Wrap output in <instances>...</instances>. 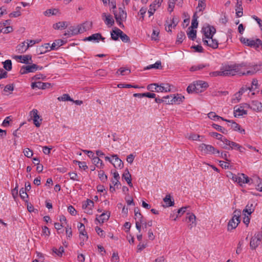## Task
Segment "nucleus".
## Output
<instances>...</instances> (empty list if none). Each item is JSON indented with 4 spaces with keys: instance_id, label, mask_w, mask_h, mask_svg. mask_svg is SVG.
<instances>
[{
    "instance_id": "nucleus-22",
    "label": "nucleus",
    "mask_w": 262,
    "mask_h": 262,
    "mask_svg": "<svg viewBox=\"0 0 262 262\" xmlns=\"http://www.w3.org/2000/svg\"><path fill=\"white\" fill-rule=\"evenodd\" d=\"M122 33V31L117 27H114L111 32V38L114 40H117Z\"/></svg>"
},
{
    "instance_id": "nucleus-19",
    "label": "nucleus",
    "mask_w": 262,
    "mask_h": 262,
    "mask_svg": "<svg viewBox=\"0 0 262 262\" xmlns=\"http://www.w3.org/2000/svg\"><path fill=\"white\" fill-rule=\"evenodd\" d=\"M225 121L230 123L231 127L233 130L235 131H238L242 134H244L245 133V129L241 128L240 125L233 120H227L225 119Z\"/></svg>"
},
{
    "instance_id": "nucleus-16",
    "label": "nucleus",
    "mask_w": 262,
    "mask_h": 262,
    "mask_svg": "<svg viewBox=\"0 0 262 262\" xmlns=\"http://www.w3.org/2000/svg\"><path fill=\"white\" fill-rule=\"evenodd\" d=\"M102 19L107 26H112L114 24V20L110 14L103 13L102 15Z\"/></svg>"
},
{
    "instance_id": "nucleus-25",
    "label": "nucleus",
    "mask_w": 262,
    "mask_h": 262,
    "mask_svg": "<svg viewBox=\"0 0 262 262\" xmlns=\"http://www.w3.org/2000/svg\"><path fill=\"white\" fill-rule=\"evenodd\" d=\"M236 14L237 17H241L243 15L242 0H237L236 3Z\"/></svg>"
},
{
    "instance_id": "nucleus-39",
    "label": "nucleus",
    "mask_w": 262,
    "mask_h": 262,
    "mask_svg": "<svg viewBox=\"0 0 262 262\" xmlns=\"http://www.w3.org/2000/svg\"><path fill=\"white\" fill-rule=\"evenodd\" d=\"M208 117L210 119H211L212 120H215L216 119H217V120L221 119L223 121L225 120V119L216 115V114L214 112H211L208 114Z\"/></svg>"
},
{
    "instance_id": "nucleus-41",
    "label": "nucleus",
    "mask_w": 262,
    "mask_h": 262,
    "mask_svg": "<svg viewBox=\"0 0 262 262\" xmlns=\"http://www.w3.org/2000/svg\"><path fill=\"white\" fill-rule=\"evenodd\" d=\"M120 73L121 75H128L130 73V70L127 68H120L118 69L117 72H116L117 74Z\"/></svg>"
},
{
    "instance_id": "nucleus-60",
    "label": "nucleus",
    "mask_w": 262,
    "mask_h": 262,
    "mask_svg": "<svg viewBox=\"0 0 262 262\" xmlns=\"http://www.w3.org/2000/svg\"><path fill=\"white\" fill-rule=\"evenodd\" d=\"M198 26V22L197 20V17L196 16V14H194L192 19L191 27L192 28H196Z\"/></svg>"
},
{
    "instance_id": "nucleus-40",
    "label": "nucleus",
    "mask_w": 262,
    "mask_h": 262,
    "mask_svg": "<svg viewBox=\"0 0 262 262\" xmlns=\"http://www.w3.org/2000/svg\"><path fill=\"white\" fill-rule=\"evenodd\" d=\"M185 38L186 36L185 33L184 32L181 31L177 35L176 43L178 44L181 43Z\"/></svg>"
},
{
    "instance_id": "nucleus-43",
    "label": "nucleus",
    "mask_w": 262,
    "mask_h": 262,
    "mask_svg": "<svg viewBox=\"0 0 262 262\" xmlns=\"http://www.w3.org/2000/svg\"><path fill=\"white\" fill-rule=\"evenodd\" d=\"M189 139L193 140V141H203V138H204V137L202 136H200L197 134H191L189 136Z\"/></svg>"
},
{
    "instance_id": "nucleus-56",
    "label": "nucleus",
    "mask_w": 262,
    "mask_h": 262,
    "mask_svg": "<svg viewBox=\"0 0 262 262\" xmlns=\"http://www.w3.org/2000/svg\"><path fill=\"white\" fill-rule=\"evenodd\" d=\"M52 251L58 256H61L64 252V249L63 247L60 246L58 249L55 248H53Z\"/></svg>"
},
{
    "instance_id": "nucleus-17",
    "label": "nucleus",
    "mask_w": 262,
    "mask_h": 262,
    "mask_svg": "<svg viewBox=\"0 0 262 262\" xmlns=\"http://www.w3.org/2000/svg\"><path fill=\"white\" fill-rule=\"evenodd\" d=\"M247 114V111L245 110L243 106H236L234 108V116L239 117Z\"/></svg>"
},
{
    "instance_id": "nucleus-27",
    "label": "nucleus",
    "mask_w": 262,
    "mask_h": 262,
    "mask_svg": "<svg viewBox=\"0 0 262 262\" xmlns=\"http://www.w3.org/2000/svg\"><path fill=\"white\" fill-rule=\"evenodd\" d=\"M110 216V213H103L98 217H96V220L99 222V223L102 224L104 222L107 221Z\"/></svg>"
},
{
    "instance_id": "nucleus-61",
    "label": "nucleus",
    "mask_w": 262,
    "mask_h": 262,
    "mask_svg": "<svg viewBox=\"0 0 262 262\" xmlns=\"http://www.w3.org/2000/svg\"><path fill=\"white\" fill-rule=\"evenodd\" d=\"M23 152L25 156L28 158H31L33 155V151L29 149V148H25Z\"/></svg>"
},
{
    "instance_id": "nucleus-5",
    "label": "nucleus",
    "mask_w": 262,
    "mask_h": 262,
    "mask_svg": "<svg viewBox=\"0 0 262 262\" xmlns=\"http://www.w3.org/2000/svg\"><path fill=\"white\" fill-rule=\"evenodd\" d=\"M202 32L205 38L211 39V37H213V35L215 33L216 30L214 27L207 25L203 27Z\"/></svg>"
},
{
    "instance_id": "nucleus-28",
    "label": "nucleus",
    "mask_w": 262,
    "mask_h": 262,
    "mask_svg": "<svg viewBox=\"0 0 262 262\" xmlns=\"http://www.w3.org/2000/svg\"><path fill=\"white\" fill-rule=\"evenodd\" d=\"M220 142L221 143H219V145L221 147L227 150L230 148L229 145H230L231 141L227 138L224 137Z\"/></svg>"
},
{
    "instance_id": "nucleus-10",
    "label": "nucleus",
    "mask_w": 262,
    "mask_h": 262,
    "mask_svg": "<svg viewBox=\"0 0 262 262\" xmlns=\"http://www.w3.org/2000/svg\"><path fill=\"white\" fill-rule=\"evenodd\" d=\"M30 115L33 118V123L36 127H39L40 125V122L42 121V119H40L39 121L38 119L40 118V116L38 115V111L36 109L33 110L30 113Z\"/></svg>"
},
{
    "instance_id": "nucleus-21",
    "label": "nucleus",
    "mask_w": 262,
    "mask_h": 262,
    "mask_svg": "<svg viewBox=\"0 0 262 262\" xmlns=\"http://www.w3.org/2000/svg\"><path fill=\"white\" fill-rule=\"evenodd\" d=\"M249 107L251 109L256 112L262 111V103L257 100L252 101Z\"/></svg>"
},
{
    "instance_id": "nucleus-34",
    "label": "nucleus",
    "mask_w": 262,
    "mask_h": 262,
    "mask_svg": "<svg viewBox=\"0 0 262 262\" xmlns=\"http://www.w3.org/2000/svg\"><path fill=\"white\" fill-rule=\"evenodd\" d=\"M195 215L193 213H187L185 221L187 222H191L192 224H193L195 223Z\"/></svg>"
},
{
    "instance_id": "nucleus-8",
    "label": "nucleus",
    "mask_w": 262,
    "mask_h": 262,
    "mask_svg": "<svg viewBox=\"0 0 262 262\" xmlns=\"http://www.w3.org/2000/svg\"><path fill=\"white\" fill-rule=\"evenodd\" d=\"M199 149L205 154H212L215 150V148L213 146L204 143L200 145Z\"/></svg>"
},
{
    "instance_id": "nucleus-37",
    "label": "nucleus",
    "mask_w": 262,
    "mask_h": 262,
    "mask_svg": "<svg viewBox=\"0 0 262 262\" xmlns=\"http://www.w3.org/2000/svg\"><path fill=\"white\" fill-rule=\"evenodd\" d=\"M238 222H236L233 219H231L228 224V230H231L235 229L238 225Z\"/></svg>"
},
{
    "instance_id": "nucleus-9",
    "label": "nucleus",
    "mask_w": 262,
    "mask_h": 262,
    "mask_svg": "<svg viewBox=\"0 0 262 262\" xmlns=\"http://www.w3.org/2000/svg\"><path fill=\"white\" fill-rule=\"evenodd\" d=\"M250 184H254L257 191H262V180L259 177L254 176L252 178H251Z\"/></svg>"
},
{
    "instance_id": "nucleus-63",
    "label": "nucleus",
    "mask_w": 262,
    "mask_h": 262,
    "mask_svg": "<svg viewBox=\"0 0 262 262\" xmlns=\"http://www.w3.org/2000/svg\"><path fill=\"white\" fill-rule=\"evenodd\" d=\"M120 38L121 39V40L124 42H128L130 41L129 37L123 32L122 33H121V35H120Z\"/></svg>"
},
{
    "instance_id": "nucleus-38",
    "label": "nucleus",
    "mask_w": 262,
    "mask_h": 262,
    "mask_svg": "<svg viewBox=\"0 0 262 262\" xmlns=\"http://www.w3.org/2000/svg\"><path fill=\"white\" fill-rule=\"evenodd\" d=\"M66 21H59L55 24L53 25V28L55 29L59 30V29H63L66 28Z\"/></svg>"
},
{
    "instance_id": "nucleus-6",
    "label": "nucleus",
    "mask_w": 262,
    "mask_h": 262,
    "mask_svg": "<svg viewBox=\"0 0 262 262\" xmlns=\"http://www.w3.org/2000/svg\"><path fill=\"white\" fill-rule=\"evenodd\" d=\"M147 89L151 92H163L170 91V89L168 86L159 85L157 83H152L147 85Z\"/></svg>"
},
{
    "instance_id": "nucleus-57",
    "label": "nucleus",
    "mask_w": 262,
    "mask_h": 262,
    "mask_svg": "<svg viewBox=\"0 0 262 262\" xmlns=\"http://www.w3.org/2000/svg\"><path fill=\"white\" fill-rule=\"evenodd\" d=\"M206 7L205 0H199L198 9L199 11H203Z\"/></svg>"
},
{
    "instance_id": "nucleus-11",
    "label": "nucleus",
    "mask_w": 262,
    "mask_h": 262,
    "mask_svg": "<svg viewBox=\"0 0 262 262\" xmlns=\"http://www.w3.org/2000/svg\"><path fill=\"white\" fill-rule=\"evenodd\" d=\"M13 58L15 60L20 59V62L25 64H29L30 61H32V56L30 55H15Z\"/></svg>"
},
{
    "instance_id": "nucleus-2",
    "label": "nucleus",
    "mask_w": 262,
    "mask_h": 262,
    "mask_svg": "<svg viewBox=\"0 0 262 262\" xmlns=\"http://www.w3.org/2000/svg\"><path fill=\"white\" fill-rule=\"evenodd\" d=\"M93 23L92 21H86L83 24L78 26L75 29L72 30V32H69L68 33H65L64 36H68L70 37L71 35L78 34L79 33H82L88 30H89L92 28Z\"/></svg>"
},
{
    "instance_id": "nucleus-35",
    "label": "nucleus",
    "mask_w": 262,
    "mask_h": 262,
    "mask_svg": "<svg viewBox=\"0 0 262 262\" xmlns=\"http://www.w3.org/2000/svg\"><path fill=\"white\" fill-rule=\"evenodd\" d=\"M135 212V219L136 221H141L143 219V215L140 213V210L138 208H135L134 209Z\"/></svg>"
},
{
    "instance_id": "nucleus-45",
    "label": "nucleus",
    "mask_w": 262,
    "mask_h": 262,
    "mask_svg": "<svg viewBox=\"0 0 262 262\" xmlns=\"http://www.w3.org/2000/svg\"><path fill=\"white\" fill-rule=\"evenodd\" d=\"M212 127L215 129L216 130L221 132L222 133L224 134H227V130L225 129V128L223 127L222 126L217 125L216 124H213L212 125Z\"/></svg>"
},
{
    "instance_id": "nucleus-53",
    "label": "nucleus",
    "mask_w": 262,
    "mask_h": 262,
    "mask_svg": "<svg viewBox=\"0 0 262 262\" xmlns=\"http://www.w3.org/2000/svg\"><path fill=\"white\" fill-rule=\"evenodd\" d=\"M196 86L195 84V82H194L193 84L189 85L187 88V91L189 94L192 93L193 92H195L196 93Z\"/></svg>"
},
{
    "instance_id": "nucleus-42",
    "label": "nucleus",
    "mask_w": 262,
    "mask_h": 262,
    "mask_svg": "<svg viewBox=\"0 0 262 262\" xmlns=\"http://www.w3.org/2000/svg\"><path fill=\"white\" fill-rule=\"evenodd\" d=\"M151 69H162L161 62L160 61H157L155 63L150 64L147 66L145 69L149 70Z\"/></svg>"
},
{
    "instance_id": "nucleus-49",
    "label": "nucleus",
    "mask_w": 262,
    "mask_h": 262,
    "mask_svg": "<svg viewBox=\"0 0 262 262\" xmlns=\"http://www.w3.org/2000/svg\"><path fill=\"white\" fill-rule=\"evenodd\" d=\"M206 66L204 64H199L198 65H194V66H192L190 68V71L191 72H194V71H196L198 70H201L203 69L204 68L206 67Z\"/></svg>"
},
{
    "instance_id": "nucleus-52",
    "label": "nucleus",
    "mask_w": 262,
    "mask_h": 262,
    "mask_svg": "<svg viewBox=\"0 0 262 262\" xmlns=\"http://www.w3.org/2000/svg\"><path fill=\"white\" fill-rule=\"evenodd\" d=\"M141 224L143 226V228H146L148 226L151 227L152 225V222L151 220L146 222L144 220V218L139 221Z\"/></svg>"
},
{
    "instance_id": "nucleus-12",
    "label": "nucleus",
    "mask_w": 262,
    "mask_h": 262,
    "mask_svg": "<svg viewBox=\"0 0 262 262\" xmlns=\"http://www.w3.org/2000/svg\"><path fill=\"white\" fill-rule=\"evenodd\" d=\"M99 40H101L103 41H104L105 38L102 37L101 34L99 33L93 34L92 35L84 39V40L85 41H93L95 42H99Z\"/></svg>"
},
{
    "instance_id": "nucleus-55",
    "label": "nucleus",
    "mask_w": 262,
    "mask_h": 262,
    "mask_svg": "<svg viewBox=\"0 0 262 262\" xmlns=\"http://www.w3.org/2000/svg\"><path fill=\"white\" fill-rule=\"evenodd\" d=\"M94 206V202L93 201L91 200H87L86 203L82 204V208H90V209H92V207Z\"/></svg>"
},
{
    "instance_id": "nucleus-47",
    "label": "nucleus",
    "mask_w": 262,
    "mask_h": 262,
    "mask_svg": "<svg viewBox=\"0 0 262 262\" xmlns=\"http://www.w3.org/2000/svg\"><path fill=\"white\" fill-rule=\"evenodd\" d=\"M3 64H4V68L6 70H7L8 71H10L11 70L12 62H11V60L8 59V60H5L3 62Z\"/></svg>"
},
{
    "instance_id": "nucleus-51",
    "label": "nucleus",
    "mask_w": 262,
    "mask_h": 262,
    "mask_svg": "<svg viewBox=\"0 0 262 262\" xmlns=\"http://www.w3.org/2000/svg\"><path fill=\"white\" fill-rule=\"evenodd\" d=\"M241 216V211L236 210L234 211L233 216L231 219H233L234 221H236V222H240L239 217Z\"/></svg>"
},
{
    "instance_id": "nucleus-62",
    "label": "nucleus",
    "mask_w": 262,
    "mask_h": 262,
    "mask_svg": "<svg viewBox=\"0 0 262 262\" xmlns=\"http://www.w3.org/2000/svg\"><path fill=\"white\" fill-rule=\"evenodd\" d=\"M209 135L211 137H214L216 139H218V140H219L220 141L224 137V136L223 135H222L221 134H219L217 133H216V132H211V133H209Z\"/></svg>"
},
{
    "instance_id": "nucleus-36",
    "label": "nucleus",
    "mask_w": 262,
    "mask_h": 262,
    "mask_svg": "<svg viewBox=\"0 0 262 262\" xmlns=\"http://www.w3.org/2000/svg\"><path fill=\"white\" fill-rule=\"evenodd\" d=\"M209 39V47L210 48H212V49H217L218 48L219 46V42L218 41L215 39H213L212 37H211V39Z\"/></svg>"
},
{
    "instance_id": "nucleus-4",
    "label": "nucleus",
    "mask_w": 262,
    "mask_h": 262,
    "mask_svg": "<svg viewBox=\"0 0 262 262\" xmlns=\"http://www.w3.org/2000/svg\"><path fill=\"white\" fill-rule=\"evenodd\" d=\"M262 239V233L258 232L252 237L250 242V248L255 250L260 245Z\"/></svg>"
},
{
    "instance_id": "nucleus-13",
    "label": "nucleus",
    "mask_w": 262,
    "mask_h": 262,
    "mask_svg": "<svg viewBox=\"0 0 262 262\" xmlns=\"http://www.w3.org/2000/svg\"><path fill=\"white\" fill-rule=\"evenodd\" d=\"M111 157L113 158L112 164L115 168H122L123 167V163L117 155H112Z\"/></svg>"
},
{
    "instance_id": "nucleus-24",
    "label": "nucleus",
    "mask_w": 262,
    "mask_h": 262,
    "mask_svg": "<svg viewBox=\"0 0 262 262\" xmlns=\"http://www.w3.org/2000/svg\"><path fill=\"white\" fill-rule=\"evenodd\" d=\"M29 47L30 46L26 45V41H24L17 46L16 51L18 53H24Z\"/></svg>"
},
{
    "instance_id": "nucleus-50",
    "label": "nucleus",
    "mask_w": 262,
    "mask_h": 262,
    "mask_svg": "<svg viewBox=\"0 0 262 262\" xmlns=\"http://www.w3.org/2000/svg\"><path fill=\"white\" fill-rule=\"evenodd\" d=\"M21 9L20 7H17L16 8V11H14L9 14L10 17H17L21 15V13L20 10Z\"/></svg>"
},
{
    "instance_id": "nucleus-31",
    "label": "nucleus",
    "mask_w": 262,
    "mask_h": 262,
    "mask_svg": "<svg viewBox=\"0 0 262 262\" xmlns=\"http://www.w3.org/2000/svg\"><path fill=\"white\" fill-rule=\"evenodd\" d=\"M254 209L255 206L254 205L249 202L244 209L243 212L247 213L249 215H250L254 211Z\"/></svg>"
},
{
    "instance_id": "nucleus-54",
    "label": "nucleus",
    "mask_w": 262,
    "mask_h": 262,
    "mask_svg": "<svg viewBox=\"0 0 262 262\" xmlns=\"http://www.w3.org/2000/svg\"><path fill=\"white\" fill-rule=\"evenodd\" d=\"M98 177L100 180L103 182L106 181L107 180V176L105 174L104 171L103 170H100L99 171Z\"/></svg>"
},
{
    "instance_id": "nucleus-48",
    "label": "nucleus",
    "mask_w": 262,
    "mask_h": 262,
    "mask_svg": "<svg viewBox=\"0 0 262 262\" xmlns=\"http://www.w3.org/2000/svg\"><path fill=\"white\" fill-rule=\"evenodd\" d=\"M59 101H74V100L70 97L69 94H63L61 96L59 97L58 98Z\"/></svg>"
},
{
    "instance_id": "nucleus-20",
    "label": "nucleus",
    "mask_w": 262,
    "mask_h": 262,
    "mask_svg": "<svg viewBox=\"0 0 262 262\" xmlns=\"http://www.w3.org/2000/svg\"><path fill=\"white\" fill-rule=\"evenodd\" d=\"M78 228L79 231L80 238L82 239V237L81 236H84V238L83 239V241H87L88 239V235L85 230L84 225L82 223H80L79 225H78Z\"/></svg>"
},
{
    "instance_id": "nucleus-7",
    "label": "nucleus",
    "mask_w": 262,
    "mask_h": 262,
    "mask_svg": "<svg viewBox=\"0 0 262 262\" xmlns=\"http://www.w3.org/2000/svg\"><path fill=\"white\" fill-rule=\"evenodd\" d=\"M240 40L241 42L248 46L256 48H258V44L261 43V40L258 38L254 40L245 37H241Z\"/></svg>"
},
{
    "instance_id": "nucleus-14",
    "label": "nucleus",
    "mask_w": 262,
    "mask_h": 262,
    "mask_svg": "<svg viewBox=\"0 0 262 262\" xmlns=\"http://www.w3.org/2000/svg\"><path fill=\"white\" fill-rule=\"evenodd\" d=\"M119 10V13H117L116 12L113 11L116 21H118L119 20H125L127 17L126 13L121 8H120Z\"/></svg>"
},
{
    "instance_id": "nucleus-46",
    "label": "nucleus",
    "mask_w": 262,
    "mask_h": 262,
    "mask_svg": "<svg viewBox=\"0 0 262 262\" xmlns=\"http://www.w3.org/2000/svg\"><path fill=\"white\" fill-rule=\"evenodd\" d=\"M164 202L167 204V206L170 207L174 205V201H172L169 195H166L163 199Z\"/></svg>"
},
{
    "instance_id": "nucleus-29",
    "label": "nucleus",
    "mask_w": 262,
    "mask_h": 262,
    "mask_svg": "<svg viewBox=\"0 0 262 262\" xmlns=\"http://www.w3.org/2000/svg\"><path fill=\"white\" fill-rule=\"evenodd\" d=\"M230 148L228 150H232L233 149H237L239 150L240 152H243L245 148L241 146L239 144L236 143V142L231 141L230 145H229Z\"/></svg>"
},
{
    "instance_id": "nucleus-18",
    "label": "nucleus",
    "mask_w": 262,
    "mask_h": 262,
    "mask_svg": "<svg viewBox=\"0 0 262 262\" xmlns=\"http://www.w3.org/2000/svg\"><path fill=\"white\" fill-rule=\"evenodd\" d=\"M251 182V179L247 177L244 173H241L239 174L237 179V183L240 185H242L243 184H250Z\"/></svg>"
},
{
    "instance_id": "nucleus-59",
    "label": "nucleus",
    "mask_w": 262,
    "mask_h": 262,
    "mask_svg": "<svg viewBox=\"0 0 262 262\" xmlns=\"http://www.w3.org/2000/svg\"><path fill=\"white\" fill-rule=\"evenodd\" d=\"M188 37L192 40H194L196 37V31L191 30L187 33Z\"/></svg>"
},
{
    "instance_id": "nucleus-26",
    "label": "nucleus",
    "mask_w": 262,
    "mask_h": 262,
    "mask_svg": "<svg viewBox=\"0 0 262 262\" xmlns=\"http://www.w3.org/2000/svg\"><path fill=\"white\" fill-rule=\"evenodd\" d=\"M184 99V96L180 94H177V95H172V104H180L183 101Z\"/></svg>"
},
{
    "instance_id": "nucleus-32",
    "label": "nucleus",
    "mask_w": 262,
    "mask_h": 262,
    "mask_svg": "<svg viewBox=\"0 0 262 262\" xmlns=\"http://www.w3.org/2000/svg\"><path fill=\"white\" fill-rule=\"evenodd\" d=\"M63 44V41L61 39L56 40L50 47V50H57L59 47Z\"/></svg>"
},
{
    "instance_id": "nucleus-3",
    "label": "nucleus",
    "mask_w": 262,
    "mask_h": 262,
    "mask_svg": "<svg viewBox=\"0 0 262 262\" xmlns=\"http://www.w3.org/2000/svg\"><path fill=\"white\" fill-rule=\"evenodd\" d=\"M42 69V67H40L33 63L31 65L23 66L20 70V73L21 74H26L29 73L34 72L37 70H41Z\"/></svg>"
},
{
    "instance_id": "nucleus-44",
    "label": "nucleus",
    "mask_w": 262,
    "mask_h": 262,
    "mask_svg": "<svg viewBox=\"0 0 262 262\" xmlns=\"http://www.w3.org/2000/svg\"><path fill=\"white\" fill-rule=\"evenodd\" d=\"M259 85L256 79H253L252 81L251 86L250 87V91H255L259 89Z\"/></svg>"
},
{
    "instance_id": "nucleus-1",
    "label": "nucleus",
    "mask_w": 262,
    "mask_h": 262,
    "mask_svg": "<svg viewBox=\"0 0 262 262\" xmlns=\"http://www.w3.org/2000/svg\"><path fill=\"white\" fill-rule=\"evenodd\" d=\"M244 63L234 64H224L221 67L223 76H234L235 75H245V72L242 71V68L245 67Z\"/></svg>"
},
{
    "instance_id": "nucleus-23",
    "label": "nucleus",
    "mask_w": 262,
    "mask_h": 262,
    "mask_svg": "<svg viewBox=\"0 0 262 262\" xmlns=\"http://www.w3.org/2000/svg\"><path fill=\"white\" fill-rule=\"evenodd\" d=\"M122 178L123 179L125 180L127 183L130 187L133 186V184L132 183V177L130 174L128 169H126L123 174H122Z\"/></svg>"
},
{
    "instance_id": "nucleus-58",
    "label": "nucleus",
    "mask_w": 262,
    "mask_h": 262,
    "mask_svg": "<svg viewBox=\"0 0 262 262\" xmlns=\"http://www.w3.org/2000/svg\"><path fill=\"white\" fill-rule=\"evenodd\" d=\"M156 10V4L155 3H153L151 4L149 6V9L148 11V13H149V16L152 15L155 11Z\"/></svg>"
},
{
    "instance_id": "nucleus-64",
    "label": "nucleus",
    "mask_w": 262,
    "mask_h": 262,
    "mask_svg": "<svg viewBox=\"0 0 262 262\" xmlns=\"http://www.w3.org/2000/svg\"><path fill=\"white\" fill-rule=\"evenodd\" d=\"M26 190H25L24 188H21L19 190V195L20 198L24 200L26 198L28 197V195L26 192Z\"/></svg>"
},
{
    "instance_id": "nucleus-30",
    "label": "nucleus",
    "mask_w": 262,
    "mask_h": 262,
    "mask_svg": "<svg viewBox=\"0 0 262 262\" xmlns=\"http://www.w3.org/2000/svg\"><path fill=\"white\" fill-rule=\"evenodd\" d=\"M93 162L96 166L99 168H103L104 167V164H103L102 161L98 157H94L92 159Z\"/></svg>"
},
{
    "instance_id": "nucleus-15",
    "label": "nucleus",
    "mask_w": 262,
    "mask_h": 262,
    "mask_svg": "<svg viewBox=\"0 0 262 262\" xmlns=\"http://www.w3.org/2000/svg\"><path fill=\"white\" fill-rule=\"evenodd\" d=\"M195 84L197 88L196 93L203 92L208 86L207 82L201 80L196 81Z\"/></svg>"
},
{
    "instance_id": "nucleus-33",
    "label": "nucleus",
    "mask_w": 262,
    "mask_h": 262,
    "mask_svg": "<svg viewBox=\"0 0 262 262\" xmlns=\"http://www.w3.org/2000/svg\"><path fill=\"white\" fill-rule=\"evenodd\" d=\"M261 65H254L251 68V69L250 70L247 71L246 72H245V75H253L255 73H256L257 72L260 70V67Z\"/></svg>"
}]
</instances>
